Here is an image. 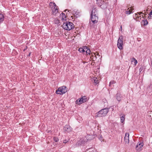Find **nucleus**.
Segmentation results:
<instances>
[{"instance_id":"obj_1","label":"nucleus","mask_w":152,"mask_h":152,"mask_svg":"<svg viewBox=\"0 0 152 152\" xmlns=\"http://www.w3.org/2000/svg\"><path fill=\"white\" fill-rule=\"evenodd\" d=\"M98 21V15H91L89 25L91 28H94L95 26V24Z\"/></svg>"},{"instance_id":"obj_2","label":"nucleus","mask_w":152,"mask_h":152,"mask_svg":"<svg viewBox=\"0 0 152 152\" xmlns=\"http://www.w3.org/2000/svg\"><path fill=\"white\" fill-rule=\"evenodd\" d=\"M62 27L64 29L70 31L74 28V25L72 23L68 21L64 23Z\"/></svg>"},{"instance_id":"obj_3","label":"nucleus","mask_w":152,"mask_h":152,"mask_svg":"<svg viewBox=\"0 0 152 152\" xmlns=\"http://www.w3.org/2000/svg\"><path fill=\"white\" fill-rule=\"evenodd\" d=\"M110 108H106L101 110L97 113V116L98 117H102L106 116L109 112V109Z\"/></svg>"},{"instance_id":"obj_4","label":"nucleus","mask_w":152,"mask_h":152,"mask_svg":"<svg viewBox=\"0 0 152 152\" xmlns=\"http://www.w3.org/2000/svg\"><path fill=\"white\" fill-rule=\"evenodd\" d=\"M97 4L101 8L104 9L107 8L108 3L106 0H99V2L97 3Z\"/></svg>"},{"instance_id":"obj_5","label":"nucleus","mask_w":152,"mask_h":152,"mask_svg":"<svg viewBox=\"0 0 152 152\" xmlns=\"http://www.w3.org/2000/svg\"><path fill=\"white\" fill-rule=\"evenodd\" d=\"M67 88L65 86H62L59 87L56 90V93L57 94L62 95L65 94L67 91Z\"/></svg>"},{"instance_id":"obj_6","label":"nucleus","mask_w":152,"mask_h":152,"mask_svg":"<svg viewBox=\"0 0 152 152\" xmlns=\"http://www.w3.org/2000/svg\"><path fill=\"white\" fill-rule=\"evenodd\" d=\"M123 37L122 35L119 36L117 46L118 48L120 50H122L123 49Z\"/></svg>"},{"instance_id":"obj_7","label":"nucleus","mask_w":152,"mask_h":152,"mask_svg":"<svg viewBox=\"0 0 152 152\" xmlns=\"http://www.w3.org/2000/svg\"><path fill=\"white\" fill-rule=\"evenodd\" d=\"M49 5L50 6L52 5H53V6L51 8L52 10V13L53 14L55 13L56 14V13H57L58 11V9H57V6H56L54 2H50Z\"/></svg>"},{"instance_id":"obj_8","label":"nucleus","mask_w":152,"mask_h":152,"mask_svg":"<svg viewBox=\"0 0 152 152\" xmlns=\"http://www.w3.org/2000/svg\"><path fill=\"white\" fill-rule=\"evenodd\" d=\"M72 128L69 125H66L63 128V131L64 132H69L72 130Z\"/></svg>"},{"instance_id":"obj_9","label":"nucleus","mask_w":152,"mask_h":152,"mask_svg":"<svg viewBox=\"0 0 152 152\" xmlns=\"http://www.w3.org/2000/svg\"><path fill=\"white\" fill-rule=\"evenodd\" d=\"M143 145L144 144L143 142H138L136 146V150L139 152L140 151Z\"/></svg>"},{"instance_id":"obj_10","label":"nucleus","mask_w":152,"mask_h":152,"mask_svg":"<svg viewBox=\"0 0 152 152\" xmlns=\"http://www.w3.org/2000/svg\"><path fill=\"white\" fill-rule=\"evenodd\" d=\"M97 56H98V57H100V55H99L98 53L96 55V53H94V55H93V54H92V56L91 57V58L92 59L93 61H96L97 58Z\"/></svg>"},{"instance_id":"obj_11","label":"nucleus","mask_w":152,"mask_h":152,"mask_svg":"<svg viewBox=\"0 0 152 152\" xmlns=\"http://www.w3.org/2000/svg\"><path fill=\"white\" fill-rule=\"evenodd\" d=\"M116 99L119 102L121 101L122 95L121 94L119 93H117L116 95Z\"/></svg>"},{"instance_id":"obj_12","label":"nucleus","mask_w":152,"mask_h":152,"mask_svg":"<svg viewBox=\"0 0 152 152\" xmlns=\"http://www.w3.org/2000/svg\"><path fill=\"white\" fill-rule=\"evenodd\" d=\"M91 15H97V10L96 8L92 9Z\"/></svg>"},{"instance_id":"obj_13","label":"nucleus","mask_w":152,"mask_h":152,"mask_svg":"<svg viewBox=\"0 0 152 152\" xmlns=\"http://www.w3.org/2000/svg\"><path fill=\"white\" fill-rule=\"evenodd\" d=\"M148 23V22L147 20H142L141 24L144 26H145Z\"/></svg>"},{"instance_id":"obj_14","label":"nucleus","mask_w":152,"mask_h":152,"mask_svg":"<svg viewBox=\"0 0 152 152\" xmlns=\"http://www.w3.org/2000/svg\"><path fill=\"white\" fill-rule=\"evenodd\" d=\"M83 101L81 98H79L76 101V103L78 104H82L83 103Z\"/></svg>"},{"instance_id":"obj_15","label":"nucleus","mask_w":152,"mask_h":152,"mask_svg":"<svg viewBox=\"0 0 152 152\" xmlns=\"http://www.w3.org/2000/svg\"><path fill=\"white\" fill-rule=\"evenodd\" d=\"M4 15L1 13H0V23L2 22L4 20Z\"/></svg>"},{"instance_id":"obj_16","label":"nucleus","mask_w":152,"mask_h":152,"mask_svg":"<svg viewBox=\"0 0 152 152\" xmlns=\"http://www.w3.org/2000/svg\"><path fill=\"white\" fill-rule=\"evenodd\" d=\"M60 17H61V19L62 20H64L65 18H66V16L65 15V14L64 13H62L60 15ZM66 19H65V20H66Z\"/></svg>"},{"instance_id":"obj_17","label":"nucleus","mask_w":152,"mask_h":152,"mask_svg":"<svg viewBox=\"0 0 152 152\" xmlns=\"http://www.w3.org/2000/svg\"><path fill=\"white\" fill-rule=\"evenodd\" d=\"M125 115L124 116H122L121 117V121L122 123H123L125 120Z\"/></svg>"},{"instance_id":"obj_18","label":"nucleus","mask_w":152,"mask_h":152,"mask_svg":"<svg viewBox=\"0 0 152 152\" xmlns=\"http://www.w3.org/2000/svg\"><path fill=\"white\" fill-rule=\"evenodd\" d=\"M81 98L82 99V100H83V103L86 102L87 100V98L86 96H84L82 97Z\"/></svg>"},{"instance_id":"obj_19","label":"nucleus","mask_w":152,"mask_h":152,"mask_svg":"<svg viewBox=\"0 0 152 152\" xmlns=\"http://www.w3.org/2000/svg\"><path fill=\"white\" fill-rule=\"evenodd\" d=\"M133 13V12H132V11H131L130 10H129L128 11L127 10L126 11H125V13H126V14H128V15H129L131 13Z\"/></svg>"},{"instance_id":"obj_20","label":"nucleus","mask_w":152,"mask_h":152,"mask_svg":"<svg viewBox=\"0 0 152 152\" xmlns=\"http://www.w3.org/2000/svg\"><path fill=\"white\" fill-rule=\"evenodd\" d=\"M91 51L90 49L88 48V49H87L86 51V53L87 55L88 54L90 55L91 54Z\"/></svg>"},{"instance_id":"obj_21","label":"nucleus","mask_w":152,"mask_h":152,"mask_svg":"<svg viewBox=\"0 0 152 152\" xmlns=\"http://www.w3.org/2000/svg\"><path fill=\"white\" fill-rule=\"evenodd\" d=\"M134 20L137 21H140L141 20V16H138L137 18H134Z\"/></svg>"},{"instance_id":"obj_22","label":"nucleus","mask_w":152,"mask_h":152,"mask_svg":"<svg viewBox=\"0 0 152 152\" xmlns=\"http://www.w3.org/2000/svg\"><path fill=\"white\" fill-rule=\"evenodd\" d=\"M124 141L126 143H129V137H124Z\"/></svg>"},{"instance_id":"obj_23","label":"nucleus","mask_w":152,"mask_h":152,"mask_svg":"<svg viewBox=\"0 0 152 152\" xmlns=\"http://www.w3.org/2000/svg\"><path fill=\"white\" fill-rule=\"evenodd\" d=\"M94 82L97 85L99 83V80H97V78H96L95 79H94Z\"/></svg>"},{"instance_id":"obj_24","label":"nucleus","mask_w":152,"mask_h":152,"mask_svg":"<svg viewBox=\"0 0 152 152\" xmlns=\"http://www.w3.org/2000/svg\"><path fill=\"white\" fill-rule=\"evenodd\" d=\"M53 140L56 142H58L59 141L58 138L57 137H54Z\"/></svg>"},{"instance_id":"obj_25","label":"nucleus","mask_w":152,"mask_h":152,"mask_svg":"<svg viewBox=\"0 0 152 152\" xmlns=\"http://www.w3.org/2000/svg\"><path fill=\"white\" fill-rule=\"evenodd\" d=\"M115 83V82L114 80H113L112 81H110V83H109V86H111V85H112V84H113L114 83Z\"/></svg>"},{"instance_id":"obj_26","label":"nucleus","mask_w":152,"mask_h":152,"mask_svg":"<svg viewBox=\"0 0 152 152\" xmlns=\"http://www.w3.org/2000/svg\"><path fill=\"white\" fill-rule=\"evenodd\" d=\"M149 19L152 18V10L150 12L149 14V16L148 17Z\"/></svg>"},{"instance_id":"obj_27","label":"nucleus","mask_w":152,"mask_h":152,"mask_svg":"<svg viewBox=\"0 0 152 152\" xmlns=\"http://www.w3.org/2000/svg\"><path fill=\"white\" fill-rule=\"evenodd\" d=\"M82 48L83 49L85 52H86L87 49H88V48L87 46H84L82 47Z\"/></svg>"},{"instance_id":"obj_28","label":"nucleus","mask_w":152,"mask_h":152,"mask_svg":"<svg viewBox=\"0 0 152 152\" xmlns=\"http://www.w3.org/2000/svg\"><path fill=\"white\" fill-rule=\"evenodd\" d=\"M129 134L128 133H126L125 134V136L124 137H129Z\"/></svg>"},{"instance_id":"obj_29","label":"nucleus","mask_w":152,"mask_h":152,"mask_svg":"<svg viewBox=\"0 0 152 152\" xmlns=\"http://www.w3.org/2000/svg\"><path fill=\"white\" fill-rule=\"evenodd\" d=\"M137 13H135L134 15H133V18L134 19V18H137L138 17L137 16Z\"/></svg>"},{"instance_id":"obj_30","label":"nucleus","mask_w":152,"mask_h":152,"mask_svg":"<svg viewBox=\"0 0 152 152\" xmlns=\"http://www.w3.org/2000/svg\"><path fill=\"white\" fill-rule=\"evenodd\" d=\"M69 140V139H65V140H64L63 141V142L64 143H66L67 142H68Z\"/></svg>"},{"instance_id":"obj_31","label":"nucleus","mask_w":152,"mask_h":152,"mask_svg":"<svg viewBox=\"0 0 152 152\" xmlns=\"http://www.w3.org/2000/svg\"><path fill=\"white\" fill-rule=\"evenodd\" d=\"M143 69V67L142 66H141L140 67V68L139 69V71L140 73L141 72L142 70Z\"/></svg>"},{"instance_id":"obj_32","label":"nucleus","mask_w":152,"mask_h":152,"mask_svg":"<svg viewBox=\"0 0 152 152\" xmlns=\"http://www.w3.org/2000/svg\"><path fill=\"white\" fill-rule=\"evenodd\" d=\"M82 48L81 47V48H80L79 49H78V51H79L81 53V52H82Z\"/></svg>"},{"instance_id":"obj_33","label":"nucleus","mask_w":152,"mask_h":152,"mask_svg":"<svg viewBox=\"0 0 152 152\" xmlns=\"http://www.w3.org/2000/svg\"><path fill=\"white\" fill-rule=\"evenodd\" d=\"M133 59L135 60L134 63L136 64L137 62V61L134 58H133Z\"/></svg>"},{"instance_id":"obj_34","label":"nucleus","mask_w":152,"mask_h":152,"mask_svg":"<svg viewBox=\"0 0 152 152\" xmlns=\"http://www.w3.org/2000/svg\"><path fill=\"white\" fill-rule=\"evenodd\" d=\"M110 107L111 108L112 110L113 111L114 110V106H112L111 107Z\"/></svg>"},{"instance_id":"obj_35","label":"nucleus","mask_w":152,"mask_h":152,"mask_svg":"<svg viewBox=\"0 0 152 152\" xmlns=\"http://www.w3.org/2000/svg\"><path fill=\"white\" fill-rule=\"evenodd\" d=\"M137 14H138L139 15H140L141 14H143V13L142 12H137Z\"/></svg>"},{"instance_id":"obj_36","label":"nucleus","mask_w":152,"mask_h":152,"mask_svg":"<svg viewBox=\"0 0 152 152\" xmlns=\"http://www.w3.org/2000/svg\"><path fill=\"white\" fill-rule=\"evenodd\" d=\"M85 51L82 48V51L81 52V53H83L84 52H85Z\"/></svg>"},{"instance_id":"obj_37","label":"nucleus","mask_w":152,"mask_h":152,"mask_svg":"<svg viewBox=\"0 0 152 152\" xmlns=\"http://www.w3.org/2000/svg\"><path fill=\"white\" fill-rule=\"evenodd\" d=\"M31 52H30L29 53V54H28V57H29V56H30V55H31Z\"/></svg>"},{"instance_id":"obj_38","label":"nucleus","mask_w":152,"mask_h":152,"mask_svg":"<svg viewBox=\"0 0 152 152\" xmlns=\"http://www.w3.org/2000/svg\"><path fill=\"white\" fill-rule=\"evenodd\" d=\"M143 14H144V15H147V13L146 12H145L143 13Z\"/></svg>"},{"instance_id":"obj_39","label":"nucleus","mask_w":152,"mask_h":152,"mask_svg":"<svg viewBox=\"0 0 152 152\" xmlns=\"http://www.w3.org/2000/svg\"><path fill=\"white\" fill-rule=\"evenodd\" d=\"M120 30H121V31L122 30V26H121V27H120Z\"/></svg>"},{"instance_id":"obj_40","label":"nucleus","mask_w":152,"mask_h":152,"mask_svg":"<svg viewBox=\"0 0 152 152\" xmlns=\"http://www.w3.org/2000/svg\"><path fill=\"white\" fill-rule=\"evenodd\" d=\"M134 10V9L133 8H132L131 9V11H132V12H134V11H133V10Z\"/></svg>"},{"instance_id":"obj_41","label":"nucleus","mask_w":152,"mask_h":152,"mask_svg":"<svg viewBox=\"0 0 152 152\" xmlns=\"http://www.w3.org/2000/svg\"><path fill=\"white\" fill-rule=\"evenodd\" d=\"M102 138V137H101L100 138H99V140H101Z\"/></svg>"},{"instance_id":"obj_42","label":"nucleus","mask_w":152,"mask_h":152,"mask_svg":"<svg viewBox=\"0 0 152 152\" xmlns=\"http://www.w3.org/2000/svg\"><path fill=\"white\" fill-rule=\"evenodd\" d=\"M142 18H144V17H143V15H142Z\"/></svg>"},{"instance_id":"obj_43","label":"nucleus","mask_w":152,"mask_h":152,"mask_svg":"<svg viewBox=\"0 0 152 152\" xmlns=\"http://www.w3.org/2000/svg\"><path fill=\"white\" fill-rule=\"evenodd\" d=\"M67 10H65L64 11L65 12Z\"/></svg>"},{"instance_id":"obj_44","label":"nucleus","mask_w":152,"mask_h":152,"mask_svg":"<svg viewBox=\"0 0 152 152\" xmlns=\"http://www.w3.org/2000/svg\"><path fill=\"white\" fill-rule=\"evenodd\" d=\"M25 50V49H24V50H23V51H24Z\"/></svg>"},{"instance_id":"obj_45","label":"nucleus","mask_w":152,"mask_h":152,"mask_svg":"<svg viewBox=\"0 0 152 152\" xmlns=\"http://www.w3.org/2000/svg\"><path fill=\"white\" fill-rule=\"evenodd\" d=\"M129 8H128V10H129Z\"/></svg>"},{"instance_id":"obj_46","label":"nucleus","mask_w":152,"mask_h":152,"mask_svg":"<svg viewBox=\"0 0 152 152\" xmlns=\"http://www.w3.org/2000/svg\"><path fill=\"white\" fill-rule=\"evenodd\" d=\"M97 1V0H96Z\"/></svg>"}]
</instances>
